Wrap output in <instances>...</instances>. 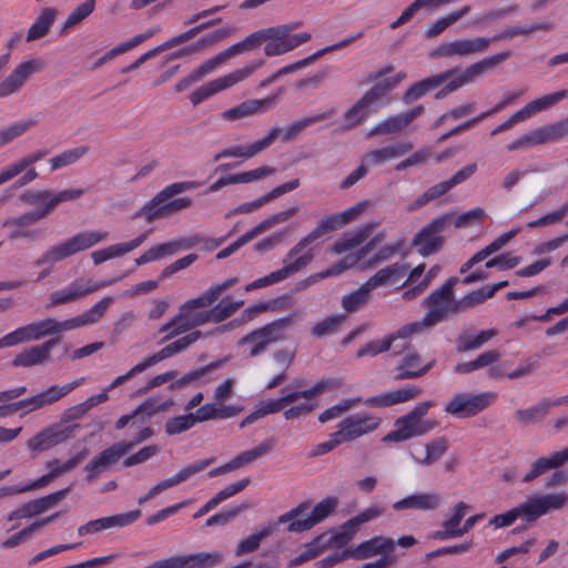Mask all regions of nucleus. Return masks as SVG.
Returning a JSON list of instances; mask_svg holds the SVG:
<instances>
[{
	"mask_svg": "<svg viewBox=\"0 0 568 568\" xmlns=\"http://www.w3.org/2000/svg\"><path fill=\"white\" fill-rule=\"evenodd\" d=\"M395 541L383 536L373 537L359 544L354 550H351V557L356 559H367L376 555H386L394 550Z\"/></svg>",
	"mask_w": 568,
	"mask_h": 568,
	"instance_id": "obj_32",
	"label": "nucleus"
},
{
	"mask_svg": "<svg viewBox=\"0 0 568 568\" xmlns=\"http://www.w3.org/2000/svg\"><path fill=\"white\" fill-rule=\"evenodd\" d=\"M496 394L485 392L476 395L457 394L445 406V412L459 418L477 415L496 400Z\"/></svg>",
	"mask_w": 568,
	"mask_h": 568,
	"instance_id": "obj_17",
	"label": "nucleus"
},
{
	"mask_svg": "<svg viewBox=\"0 0 568 568\" xmlns=\"http://www.w3.org/2000/svg\"><path fill=\"white\" fill-rule=\"evenodd\" d=\"M382 424V418L368 413H357L342 419L336 436L343 443H351L374 433Z\"/></svg>",
	"mask_w": 568,
	"mask_h": 568,
	"instance_id": "obj_15",
	"label": "nucleus"
},
{
	"mask_svg": "<svg viewBox=\"0 0 568 568\" xmlns=\"http://www.w3.org/2000/svg\"><path fill=\"white\" fill-rule=\"evenodd\" d=\"M423 393L422 388L415 385H406L398 389L371 396L364 400L368 407L386 408L394 405L416 399Z\"/></svg>",
	"mask_w": 568,
	"mask_h": 568,
	"instance_id": "obj_27",
	"label": "nucleus"
},
{
	"mask_svg": "<svg viewBox=\"0 0 568 568\" xmlns=\"http://www.w3.org/2000/svg\"><path fill=\"white\" fill-rule=\"evenodd\" d=\"M468 509L469 506L466 503H457L452 509L450 517L443 521V529L434 531L432 538L440 540L457 538L458 535H452L450 532L460 529L459 525Z\"/></svg>",
	"mask_w": 568,
	"mask_h": 568,
	"instance_id": "obj_40",
	"label": "nucleus"
},
{
	"mask_svg": "<svg viewBox=\"0 0 568 568\" xmlns=\"http://www.w3.org/2000/svg\"><path fill=\"white\" fill-rule=\"evenodd\" d=\"M48 155L47 150H36L27 155L22 156L18 161L9 164L0 171V185L9 182L13 178L21 174L27 168L41 161Z\"/></svg>",
	"mask_w": 568,
	"mask_h": 568,
	"instance_id": "obj_38",
	"label": "nucleus"
},
{
	"mask_svg": "<svg viewBox=\"0 0 568 568\" xmlns=\"http://www.w3.org/2000/svg\"><path fill=\"white\" fill-rule=\"evenodd\" d=\"M549 410L550 404L548 403V398H544L531 407L517 409L514 417L520 426L526 427L541 423L548 415Z\"/></svg>",
	"mask_w": 568,
	"mask_h": 568,
	"instance_id": "obj_42",
	"label": "nucleus"
},
{
	"mask_svg": "<svg viewBox=\"0 0 568 568\" xmlns=\"http://www.w3.org/2000/svg\"><path fill=\"white\" fill-rule=\"evenodd\" d=\"M128 446L124 440L118 442L112 446L103 449L90 463L87 464L84 470L88 473L87 480H94L101 473L105 471L112 465L116 464L124 455H126Z\"/></svg>",
	"mask_w": 568,
	"mask_h": 568,
	"instance_id": "obj_24",
	"label": "nucleus"
},
{
	"mask_svg": "<svg viewBox=\"0 0 568 568\" xmlns=\"http://www.w3.org/2000/svg\"><path fill=\"white\" fill-rule=\"evenodd\" d=\"M58 11L53 8H44L41 14L37 18L33 24L30 27L27 41H34L43 38L50 30L51 26L57 19Z\"/></svg>",
	"mask_w": 568,
	"mask_h": 568,
	"instance_id": "obj_47",
	"label": "nucleus"
},
{
	"mask_svg": "<svg viewBox=\"0 0 568 568\" xmlns=\"http://www.w3.org/2000/svg\"><path fill=\"white\" fill-rule=\"evenodd\" d=\"M295 355V349L290 348H282L273 353L265 366V372L272 375L271 381L266 384L267 389L275 388L286 381V372L293 364Z\"/></svg>",
	"mask_w": 568,
	"mask_h": 568,
	"instance_id": "obj_26",
	"label": "nucleus"
},
{
	"mask_svg": "<svg viewBox=\"0 0 568 568\" xmlns=\"http://www.w3.org/2000/svg\"><path fill=\"white\" fill-rule=\"evenodd\" d=\"M442 505V498L437 493H416L408 495L393 504L395 511L402 510H436Z\"/></svg>",
	"mask_w": 568,
	"mask_h": 568,
	"instance_id": "obj_31",
	"label": "nucleus"
},
{
	"mask_svg": "<svg viewBox=\"0 0 568 568\" xmlns=\"http://www.w3.org/2000/svg\"><path fill=\"white\" fill-rule=\"evenodd\" d=\"M337 506L338 499L336 497H326L314 506L311 514L305 519H300L298 517L308 511L311 507L310 501H304L297 505L296 507L292 508L290 511L281 515L278 517V523H290V525L287 526V530L291 532H301L310 530L315 525L320 524L328 516H331L335 511Z\"/></svg>",
	"mask_w": 568,
	"mask_h": 568,
	"instance_id": "obj_8",
	"label": "nucleus"
},
{
	"mask_svg": "<svg viewBox=\"0 0 568 568\" xmlns=\"http://www.w3.org/2000/svg\"><path fill=\"white\" fill-rule=\"evenodd\" d=\"M384 233L376 235L374 239L368 241L361 250H358L355 254H351L345 256L343 260L328 267L325 271L315 273L307 277L306 280L298 283V290L306 288L308 285L324 280L331 276H336L342 274L344 271L351 268L352 266L359 264L362 266V261L366 255L375 248V246L384 240Z\"/></svg>",
	"mask_w": 568,
	"mask_h": 568,
	"instance_id": "obj_18",
	"label": "nucleus"
},
{
	"mask_svg": "<svg viewBox=\"0 0 568 568\" xmlns=\"http://www.w3.org/2000/svg\"><path fill=\"white\" fill-rule=\"evenodd\" d=\"M434 406L432 400L418 403L409 413L398 417L395 429L386 434L383 443H402L414 437L423 436L438 426L435 419H427L425 416Z\"/></svg>",
	"mask_w": 568,
	"mask_h": 568,
	"instance_id": "obj_5",
	"label": "nucleus"
},
{
	"mask_svg": "<svg viewBox=\"0 0 568 568\" xmlns=\"http://www.w3.org/2000/svg\"><path fill=\"white\" fill-rule=\"evenodd\" d=\"M300 26L301 22H296L257 30L243 40L246 52L258 48L264 42H267L264 48L266 57L282 55L290 52L312 38L308 32L291 33Z\"/></svg>",
	"mask_w": 568,
	"mask_h": 568,
	"instance_id": "obj_2",
	"label": "nucleus"
},
{
	"mask_svg": "<svg viewBox=\"0 0 568 568\" xmlns=\"http://www.w3.org/2000/svg\"><path fill=\"white\" fill-rule=\"evenodd\" d=\"M214 462H215L214 457L196 460V462L181 468L172 477H169V478H165V479L159 481L155 486L158 487L159 491L162 493L171 487L178 486V485L189 480L195 474L206 469Z\"/></svg>",
	"mask_w": 568,
	"mask_h": 568,
	"instance_id": "obj_34",
	"label": "nucleus"
},
{
	"mask_svg": "<svg viewBox=\"0 0 568 568\" xmlns=\"http://www.w3.org/2000/svg\"><path fill=\"white\" fill-rule=\"evenodd\" d=\"M448 449L445 438L434 439L425 445V455L414 457L415 462L422 466H429L436 463Z\"/></svg>",
	"mask_w": 568,
	"mask_h": 568,
	"instance_id": "obj_55",
	"label": "nucleus"
},
{
	"mask_svg": "<svg viewBox=\"0 0 568 568\" xmlns=\"http://www.w3.org/2000/svg\"><path fill=\"white\" fill-rule=\"evenodd\" d=\"M406 79L405 72H398L392 78L378 80L363 97L362 103L368 108L376 105L387 93H389L399 82Z\"/></svg>",
	"mask_w": 568,
	"mask_h": 568,
	"instance_id": "obj_37",
	"label": "nucleus"
},
{
	"mask_svg": "<svg viewBox=\"0 0 568 568\" xmlns=\"http://www.w3.org/2000/svg\"><path fill=\"white\" fill-rule=\"evenodd\" d=\"M116 280H108L102 282H93L90 278L79 277L74 280L68 287L54 291L49 295L48 308L68 304L78 301L98 290L113 285Z\"/></svg>",
	"mask_w": 568,
	"mask_h": 568,
	"instance_id": "obj_16",
	"label": "nucleus"
},
{
	"mask_svg": "<svg viewBox=\"0 0 568 568\" xmlns=\"http://www.w3.org/2000/svg\"><path fill=\"white\" fill-rule=\"evenodd\" d=\"M162 560L164 568H212L222 562V555L220 552H196Z\"/></svg>",
	"mask_w": 568,
	"mask_h": 568,
	"instance_id": "obj_30",
	"label": "nucleus"
},
{
	"mask_svg": "<svg viewBox=\"0 0 568 568\" xmlns=\"http://www.w3.org/2000/svg\"><path fill=\"white\" fill-rule=\"evenodd\" d=\"M108 236V232L101 231L79 232L62 242L51 245L34 261V265L38 267L53 265L54 263L95 246L105 241Z\"/></svg>",
	"mask_w": 568,
	"mask_h": 568,
	"instance_id": "obj_7",
	"label": "nucleus"
},
{
	"mask_svg": "<svg viewBox=\"0 0 568 568\" xmlns=\"http://www.w3.org/2000/svg\"><path fill=\"white\" fill-rule=\"evenodd\" d=\"M566 463H568V446L561 450L551 452L549 455L541 456L534 460L529 470L521 478V481L525 484L532 483L547 471L559 469Z\"/></svg>",
	"mask_w": 568,
	"mask_h": 568,
	"instance_id": "obj_29",
	"label": "nucleus"
},
{
	"mask_svg": "<svg viewBox=\"0 0 568 568\" xmlns=\"http://www.w3.org/2000/svg\"><path fill=\"white\" fill-rule=\"evenodd\" d=\"M58 338H50L41 344L23 348L12 359V366L30 368L42 366L52 359L51 351L58 345Z\"/></svg>",
	"mask_w": 568,
	"mask_h": 568,
	"instance_id": "obj_23",
	"label": "nucleus"
},
{
	"mask_svg": "<svg viewBox=\"0 0 568 568\" xmlns=\"http://www.w3.org/2000/svg\"><path fill=\"white\" fill-rule=\"evenodd\" d=\"M407 272V266L399 263H394L384 268H381L366 283L373 291L379 286L387 285L392 282L398 281Z\"/></svg>",
	"mask_w": 568,
	"mask_h": 568,
	"instance_id": "obj_43",
	"label": "nucleus"
},
{
	"mask_svg": "<svg viewBox=\"0 0 568 568\" xmlns=\"http://www.w3.org/2000/svg\"><path fill=\"white\" fill-rule=\"evenodd\" d=\"M140 516L141 511L136 509L124 514L90 520L78 528V535H93L111 528L125 527L138 520Z\"/></svg>",
	"mask_w": 568,
	"mask_h": 568,
	"instance_id": "obj_25",
	"label": "nucleus"
},
{
	"mask_svg": "<svg viewBox=\"0 0 568 568\" xmlns=\"http://www.w3.org/2000/svg\"><path fill=\"white\" fill-rule=\"evenodd\" d=\"M450 189L453 187L450 186L448 180L437 183L436 185L427 189L422 195H419L409 206V210L413 211L426 205L428 202L446 194Z\"/></svg>",
	"mask_w": 568,
	"mask_h": 568,
	"instance_id": "obj_61",
	"label": "nucleus"
},
{
	"mask_svg": "<svg viewBox=\"0 0 568 568\" xmlns=\"http://www.w3.org/2000/svg\"><path fill=\"white\" fill-rule=\"evenodd\" d=\"M314 242L307 236H303L286 254L282 273L286 278L306 268L314 260L315 253L311 245Z\"/></svg>",
	"mask_w": 568,
	"mask_h": 568,
	"instance_id": "obj_22",
	"label": "nucleus"
},
{
	"mask_svg": "<svg viewBox=\"0 0 568 568\" xmlns=\"http://www.w3.org/2000/svg\"><path fill=\"white\" fill-rule=\"evenodd\" d=\"M275 531V525L268 524L265 527L256 530L254 534L241 540L235 549V556L242 557L247 554L256 551L262 541L270 537Z\"/></svg>",
	"mask_w": 568,
	"mask_h": 568,
	"instance_id": "obj_45",
	"label": "nucleus"
},
{
	"mask_svg": "<svg viewBox=\"0 0 568 568\" xmlns=\"http://www.w3.org/2000/svg\"><path fill=\"white\" fill-rule=\"evenodd\" d=\"M439 85L440 79L437 78L436 74L423 79L408 88V90L403 95V101L405 103H410L425 95L428 91L438 88Z\"/></svg>",
	"mask_w": 568,
	"mask_h": 568,
	"instance_id": "obj_53",
	"label": "nucleus"
},
{
	"mask_svg": "<svg viewBox=\"0 0 568 568\" xmlns=\"http://www.w3.org/2000/svg\"><path fill=\"white\" fill-rule=\"evenodd\" d=\"M444 4H446L445 0H415L402 12L398 19L390 24V28L396 29L408 22L414 14L422 9L438 8Z\"/></svg>",
	"mask_w": 568,
	"mask_h": 568,
	"instance_id": "obj_57",
	"label": "nucleus"
},
{
	"mask_svg": "<svg viewBox=\"0 0 568 568\" xmlns=\"http://www.w3.org/2000/svg\"><path fill=\"white\" fill-rule=\"evenodd\" d=\"M88 448H83L80 453H78L74 457L70 458L68 462L60 463L59 459H53L47 464V467L49 468L51 476L57 478L61 475H64L73 470L80 463H82L88 457Z\"/></svg>",
	"mask_w": 568,
	"mask_h": 568,
	"instance_id": "obj_58",
	"label": "nucleus"
},
{
	"mask_svg": "<svg viewBox=\"0 0 568 568\" xmlns=\"http://www.w3.org/2000/svg\"><path fill=\"white\" fill-rule=\"evenodd\" d=\"M568 503L566 493L532 495L524 503L510 510L495 515L489 520V525L495 529L513 525L518 518L527 523H535L538 518L549 511L559 510Z\"/></svg>",
	"mask_w": 568,
	"mask_h": 568,
	"instance_id": "obj_3",
	"label": "nucleus"
},
{
	"mask_svg": "<svg viewBox=\"0 0 568 568\" xmlns=\"http://www.w3.org/2000/svg\"><path fill=\"white\" fill-rule=\"evenodd\" d=\"M509 58L510 52L505 51L495 55L486 57L478 62L469 64L465 70L453 68L436 74L437 78L440 79V84L445 83L444 88L436 93V98L442 99L447 94L457 91Z\"/></svg>",
	"mask_w": 568,
	"mask_h": 568,
	"instance_id": "obj_6",
	"label": "nucleus"
},
{
	"mask_svg": "<svg viewBox=\"0 0 568 568\" xmlns=\"http://www.w3.org/2000/svg\"><path fill=\"white\" fill-rule=\"evenodd\" d=\"M274 99L251 100L223 112V118L234 121L241 118L250 116L265 106L272 105Z\"/></svg>",
	"mask_w": 568,
	"mask_h": 568,
	"instance_id": "obj_49",
	"label": "nucleus"
},
{
	"mask_svg": "<svg viewBox=\"0 0 568 568\" xmlns=\"http://www.w3.org/2000/svg\"><path fill=\"white\" fill-rule=\"evenodd\" d=\"M36 120H20L0 130V148L11 143L13 140L22 136L36 125Z\"/></svg>",
	"mask_w": 568,
	"mask_h": 568,
	"instance_id": "obj_54",
	"label": "nucleus"
},
{
	"mask_svg": "<svg viewBox=\"0 0 568 568\" xmlns=\"http://www.w3.org/2000/svg\"><path fill=\"white\" fill-rule=\"evenodd\" d=\"M113 301L114 298L112 296L103 297L87 312L65 321L47 317L41 321L32 322L29 324L32 339L40 341L47 336H54L79 327L95 324L104 316Z\"/></svg>",
	"mask_w": 568,
	"mask_h": 568,
	"instance_id": "obj_4",
	"label": "nucleus"
},
{
	"mask_svg": "<svg viewBox=\"0 0 568 568\" xmlns=\"http://www.w3.org/2000/svg\"><path fill=\"white\" fill-rule=\"evenodd\" d=\"M413 149L410 142H398L395 144L387 145L385 148L374 150L365 154L363 158L368 166L379 165L389 160L403 156Z\"/></svg>",
	"mask_w": 568,
	"mask_h": 568,
	"instance_id": "obj_36",
	"label": "nucleus"
},
{
	"mask_svg": "<svg viewBox=\"0 0 568 568\" xmlns=\"http://www.w3.org/2000/svg\"><path fill=\"white\" fill-rule=\"evenodd\" d=\"M47 428L50 433L53 444L57 446L73 438L75 436V430L79 428V424L65 425L60 420V423L53 424Z\"/></svg>",
	"mask_w": 568,
	"mask_h": 568,
	"instance_id": "obj_64",
	"label": "nucleus"
},
{
	"mask_svg": "<svg viewBox=\"0 0 568 568\" xmlns=\"http://www.w3.org/2000/svg\"><path fill=\"white\" fill-rule=\"evenodd\" d=\"M565 99V94L561 91H557L550 94H546L539 99L530 101L528 104H526L523 110L526 113L527 118L531 116L532 114L547 110L554 105H556L558 102Z\"/></svg>",
	"mask_w": 568,
	"mask_h": 568,
	"instance_id": "obj_59",
	"label": "nucleus"
},
{
	"mask_svg": "<svg viewBox=\"0 0 568 568\" xmlns=\"http://www.w3.org/2000/svg\"><path fill=\"white\" fill-rule=\"evenodd\" d=\"M372 292L373 290L365 282L342 298V307L348 313L357 312L372 300Z\"/></svg>",
	"mask_w": 568,
	"mask_h": 568,
	"instance_id": "obj_51",
	"label": "nucleus"
},
{
	"mask_svg": "<svg viewBox=\"0 0 568 568\" xmlns=\"http://www.w3.org/2000/svg\"><path fill=\"white\" fill-rule=\"evenodd\" d=\"M491 44L489 38H459L450 42H443L429 52L433 59L438 58H467L485 53Z\"/></svg>",
	"mask_w": 568,
	"mask_h": 568,
	"instance_id": "obj_13",
	"label": "nucleus"
},
{
	"mask_svg": "<svg viewBox=\"0 0 568 568\" xmlns=\"http://www.w3.org/2000/svg\"><path fill=\"white\" fill-rule=\"evenodd\" d=\"M264 64V60H255L241 69H236L223 77L214 79L193 91L190 94V101L193 105H197L202 101L209 99L215 93L226 90L236 83L244 81L251 77L257 69Z\"/></svg>",
	"mask_w": 568,
	"mask_h": 568,
	"instance_id": "obj_10",
	"label": "nucleus"
},
{
	"mask_svg": "<svg viewBox=\"0 0 568 568\" xmlns=\"http://www.w3.org/2000/svg\"><path fill=\"white\" fill-rule=\"evenodd\" d=\"M83 381L84 378L81 377L63 386L54 385L34 396L16 402L17 412L20 409H26V413H31L33 410H38L45 406L52 405L71 393L74 388L80 386Z\"/></svg>",
	"mask_w": 568,
	"mask_h": 568,
	"instance_id": "obj_21",
	"label": "nucleus"
},
{
	"mask_svg": "<svg viewBox=\"0 0 568 568\" xmlns=\"http://www.w3.org/2000/svg\"><path fill=\"white\" fill-rule=\"evenodd\" d=\"M555 24L551 21H542L536 24L527 26V27H507L501 32L495 34L493 38H489L491 42L509 40L517 36H530L536 31L549 32L554 29Z\"/></svg>",
	"mask_w": 568,
	"mask_h": 568,
	"instance_id": "obj_46",
	"label": "nucleus"
},
{
	"mask_svg": "<svg viewBox=\"0 0 568 568\" xmlns=\"http://www.w3.org/2000/svg\"><path fill=\"white\" fill-rule=\"evenodd\" d=\"M274 447V439L268 438L262 442L258 446L242 452L237 456H235L233 459L230 460L233 470H237L242 467H245L250 464H252L257 458H261L265 455H267Z\"/></svg>",
	"mask_w": 568,
	"mask_h": 568,
	"instance_id": "obj_44",
	"label": "nucleus"
},
{
	"mask_svg": "<svg viewBox=\"0 0 568 568\" xmlns=\"http://www.w3.org/2000/svg\"><path fill=\"white\" fill-rule=\"evenodd\" d=\"M204 337V334L201 331H193L182 337L176 338L175 341L166 344L160 351L154 353L153 355L144 358L142 363L145 365V369L173 356L181 354L186 351L191 345H193L196 341Z\"/></svg>",
	"mask_w": 568,
	"mask_h": 568,
	"instance_id": "obj_28",
	"label": "nucleus"
},
{
	"mask_svg": "<svg viewBox=\"0 0 568 568\" xmlns=\"http://www.w3.org/2000/svg\"><path fill=\"white\" fill-rule=\"evenodd\" d=\"M212 297L204 291L197 297L187 300L179 307L178 314L169 322L160 326L159 332L165 333L162 342L171 341L184 333H191L194 328L209 324L221 323L232 317L244 305L243 300L225 297L216 305Z\"/></svg>",
	"mask_w": 568,
	"mask_h": 568,
	"instance_id": "obj_1",
	"label": "nucleus"
},
{
	"mask_svg": "<svg viewBox=\"0 0 568 568\" xmlns=\"http://www.w3.org/2000/svg\"><path fill=\"white\" fill-rule=\"evenodd\" d=\"M452 222V214H444L435 217L415 235L413 246H415L418 253L423 256L436 253L444 244V237L440 233L448 230Z\"/></svg>",
	"mask_w": 568,
	"mask_h": 568,
	"instance_id": "obj_12",
	"label": "nucleus"
},
{
	"mask_svg": "<svg viewBox=\"0 0 568 568\" xmlns=\"http://www.w3.org/2000/svg\"><path fill=\"white\" fill-rule=\"evenodd\" d=\"M214 462H215L214 457L196 460V462L181 468L172 477H169V478H165V479L159 481L155 486L158 487L159 491L162 493L171 487L178 486V485L189 480L195 474L206 469Z\"/></svg>",
	"mask_w": 568,
	"mask_h": 568,
	"instance_id": "obj_33",
	"label": "nucleus"
},
{
	"mask_svg": "<svg viewBox=\"0 0 568 568\" xmlns=\"http://www.w3.org/2000/svg\"><path fill=\"white\" fill-rule=\"evenodd\" d=\"M457 282L456 277H450L424 301L428 308L426 316L429 323L435 325L452 314L460 313L458 301L454 297V286Z\"/></svg>",
	"mask_w": 568,
	"mask_h": 568,
	"instance_id": "obj_11",
	"label": "nucleus"
},
{
	"mask_svg": "<svg viewBox=\"0 0 568 568\" xmlns=\"http://www.w3.org/2000/svg\"><path fill=\"white\" fill-rule=\"evenodd\" d=\"M407 346L408 343H396L394 336L388 335L383 339L373 341L364 345L357 351V357H364L366 355L376 356L384 352H392L393 355L402 354Z\"/></svg>",
	"mask_w": 568,
	"mask_h": 568,
	"instance_id": "obj_39",
	"label": "nucleus"
},
{
	"mask_svg": "<svg viewBox=\"0 0 568 568\" xmlns=\"http://www.w3.org/2000/svg\"><path fill=\"white\" fill-rule=\"evenodd\" d=\"M470 11L469 6H464L460 9L453 11L439 19H437L433 24L428 26L425 30V36L428 39H433L443 33L448 27L456 23L463 17L468 14Z\"/></svg>",
	"mask_w": 568,
	"mask_h": 568,
	"instance_id": "obj_50",
	"label": "nucleus"
},
{
	"mask_svg": "<svg viewBox=\"0 0 568 568\" xmlns=\"http://www.w3.org/2000/svg\"><path fill=\"white\" fill-rule=\"evenodd\" d=\"M506 364H497L496 366H493L488 369L487 375L488 377L493 379H500V378H509V379H517L521 377L529 376L534 374L537 369V363L532 362L530 359L520 363L518 367L509 373L504 372V366Z\"/></svg>",
	"mask_w": 568,
	"mask_h": 568,
	"instance_id": "obj_48",
	"label": "nucleus"
},
{
	"mask_svg": "<svg viewBox=\"0 0 568 568\" xmlns=\"http://www.w3.org/2000/svg\"><path fill=\"white\" fill-rule=\"evenodd\" d=\"M542 143L557 141L568 135V118L552 124L539 128Z\"/></svg>",
	"mask_w": 568,
	"mask_h": 568,
	"instance_id": "obj_63",
	"label": "nucleus"
},
{
	"mask_svg": "<svg viewBox=\"0 0 568 568\" xmlns=\"http://www.w3.org/2000/svg\"><path fill=\"white\" fill-rule=\"evenodd\" d=\"M45 67L41 58L23 60L0 81V99L19 93L28 81L37 73H40Z\"/></svg>",
	"mask_w": 568,
	"mask_h": 568,
	"instance_id": "obj_14",
	"label": "nucleus"
},
{
	"mask_svg": "<svg viewBox=\"0 0 568 568\" xmlns=\"http://www.w3.org/2000/svg\"><path fill=\"white\" fill-rule=\"evenodd\" d=\"M280 303L288 306L292 304V298L287 295H284V296H281L280 298L274 300L268 303H258V304L252 305V306L247 307L246 310H244L243 313L241 314L240 318H237L234 323H236L237 325L248 323V322L253 321L260 314H262L268 310H275L277 304H280Z\"/></svg>",
	"mask_w": 568,
	"mask_h": 568,
	"instance_id": "obj_52",
	"label": "nucleus"
},
{
	"mask_svg": "<svg viewBox=\"0 0 568 568\" xmlns=\"http://www.w3.org/2000/svg\"><path fill=\"white\" fill-rule=\"evenodd\" d=\"M49 216V213L47 212L45 207L42 206V209L33 212H27L16 217H9L3 223V227H27L29 225H32L37 223L40 220L45 219Z\"/></svg>",
	"mask_w": 568,
	"mask_h": 568,
	"instance_id": "obj_60",
	"label": "nucleus"
},
{
	"mask_svg": "<svg viewBox=\"0 0 568 568\" xmlns=\"http://www.w3.org/2000/svg\"><path fill=\"white\" fill-rule=\"evenodd\" d=\"M298 211V207L293 206L287 210L281 211L263 221H261L256 226H254L251 231L246 232L245 234L241 235L235 242L230 244L227 247L221 250L216 254L217 260L225 258L236 252L241 246L245 245L246 243L251 242L258 235L263 234L264 232L268 231L274 225L284 223L288 221L292 216H294Z\"/></svg>",
	"mask_w": 568,
	"mask_h": 568,
	"instance_id": "obj_19",
	"label": "nucleus"
},
{
	"mask_svg": "<svg viewBox=\"0 0 568 568\" xmlns=\"http://www.w3.org/2000/svg\"><path fill=\"white\" fill-rule=\"evenodd\" d=\"M246 52L245 45L243 40L241 42H237L226 50L220 52L215 57L206 60L202 64H200L194 71V78L199 81L202 80L205 75L212 73L214 70H216L217 67H220L222 63L226 62L231 58L239 55L241 53Z\"/></svg>",
	"mask_w": 568,
	"mask_h": 568,
	"instance_id": "obj_35",
	"label": "nucleus"
},
{
	"mask_svg": "<svg viewBox=\"0 0 568 568\" xmlns=\"http://www.w3.org/2000/svg\"><path fill=\"white\" fill-rule=\"evenodd\" d=\"M294 321V315L284 316L248 333L237 344L247 347L250 357H256L263 354L273 343L283 341L285 328L293 324Z\"/></svg>",
	"mask_w": 568,
	"mask_h": 568,
	"instance_id": "obj_9",
	"label": "nucleus"
},
{
	"mask_svg": "<svg viewBox=\"0 0 568 568\" xmlns=\"http://www.w3.org/2000/svg\"><path fill=\"white\" fill-rule=\"evenodd\" d=\"M407 351L393 368V379L396 382L415 379L426 375L436 364L435 359L425 362L417 349Z\"/></svg>",
	"mask_w": 568,
	"mask_h": 568,
	"instance_id": "obj_20",
	"label": "nucleus"
},
{
	"mask_svg": "<svg viewBox=\"0 0 568 568\" xmlns=\"http://www.w3.org/2000/svg\"><path fill=\"white\" fill-rule=\"evenodd\" d=\"M334 114H335L334 110H328L326 112H323V113H320V114H316V115H313V116H307V118H304V119L296 120V121L292 122L290 125H287L286 128H283V129L274 126L273 130H277L278 131V138H281L282 141L288 142V141L293 140L306 126L315 124V123H317L320 121H324L326 119H329Z\"/></svg>",
	"mask_w": 568,
	"mask_h": 568,
	"instance_id": "obj_41",
	"label": "nucleus"
},
{
	"mask_svg": "<svg viewBox=\"0 0 568 568\" xmlns=\"http://www.w3.org/2000/svg\"><path fill=\"white\" fill-rule=\"evenodd\" d=\"M89 152V148L85 145H80L74 149L65 150L62 153L50 159L49 163L51 166V171H55L62 169L64 166H69L78 162Z\"/></svg>",
	"mask_w": 568,
	"mask_h": 568,
	"instance_id": "obj_56",
	"label": "nucleus"
},
{
	"mask_svg": "<svg viewBox=\"0 0 568 568\" xmlns=\"http://www.w3.org/2000/svg\"><path fill=\"white\" fill-rule=\"evenodd\" d=\"M164 199L158 193L148 204H145L136 216H144L148 222L155 219L168 217Z\"/></svg>",
	"mask_w": 568,
	"mask_h": 568,
	"instance_id": "obj_62",
	"label": "nucleus"
}]
</instances>
